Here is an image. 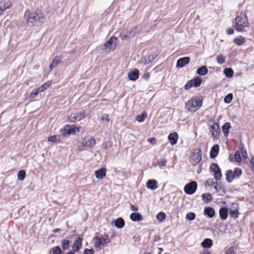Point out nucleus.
Segmentation results:
<instances>
[{
	"label": "nucleus",
	"mask_w": 254,
	"mask_h": 254,
	"mask_svg": "<svg viewBox=\"0 0 254 254\" xmlns=\"http://www.w3.org/2000/svg\"><path fill=\"white\" fill-rule=\"evenodd\" d=\"M234 28L238 32L247 31L249 29V21L246 12H238L234 22Z\"/></svg>",
	"instance_id": "f257e3e1"
},
{
	"label": "nucleus",
	"mask_w": 254,
	"mask_h": 254,
	"mask_svg": "<svg viewBox=\"0 0 254 254\" xmlns=\"http://www.w3.org/2000/svg\"><path fill=\"white\" fill-rule=\"evenodd\" d=\"M203 101L201 96H193L185 103V109L188 112L195 113L201 108Z\"/></svg>",
	"instance_id": "f03ea898"
},
{
	"label": "nucleus",
	"mask_w": 254,
	"mask_h": 254,
	"mask_svg": "<svg viewBox=\"0 0 254 254\" xmlns=\"http://www.w3.org/2000/svg\"><path fill=\"white\" fill-rule=\"evenodd\" d=\"M81 127L74 125H66L63 129L61 130V133L64 136H69L75 135L80 131Z\"/></svg>",
	"instance_id": "7ed1b4c3"
},
{
	"label": "nucleus",
	"mask_w": 254,
	"mask_h": 254,
	"mask_svg": "<svg viewBox=\"0 0 254 254\" xmlns=\"http://www.w3.org/2000/svg\"><path fill=\"white\" fill-rule=\"evenodd\" d=\"M118 45V39L115 36L110 37L109 40L104 43V49L109 52L114 51Z\"/></svg>",
	"instance_id": "20e7f679"
},
{
	"label": "nucleus",
	"mask_w": 254,
	"mask_h": 254,
	"mask_svg": "<svg viewBox=\"0 0 254 254\" xmlns=\"http://www.w3.org/2000/svg\"><path fill=\"white\" fill-rule=\"evenodd\" d=\"M202 152L200 149L196 148L193 150L190 156V161L192 165L195 166L201 160Z\"/></svg>",
	"instance_id": "39448f33"
},
{
	"label": "nucleus",
	"mask_w": 254,
	"mask_h": 254,
	"mask_svg": "<svg viewBox=\"0 0 254 254\" xmlns=\"http://www.w3.org/2000/svg\"><path fill=\"white\" fill-rule=\"evenodd\" d=\"M25 17L28 23L34 24L39 19L37 12L34 10H27L25 12Z\"/></svg>",
	"instance_id": "423d86ee"
},
{
	"label": "nucleus",
	"mask_w": 254,
	"mask_h": 254,
	"mask_svg": "<svg viewBox=\"0 0 254 254\" xmlns=\"http://www.w3.org/2000/svg\"><path fill=\"white\" fill-rule=\"evenodd\" d=\"M202 82V79L199 76H196L189 80L185 85V89L189 90L192 87L197 88L199 87Z\"/></svg>",
	"instance_id": "0eeeda50"
},
{
	"label": "nucleus",
	"mask_w": 254,
	"mask_h": 254,
	"mask_svg": "<svg viewBox=\"0 0 254 254\" xmlns=\"http://www.w3.org/2000/svg\"><path fill=\"white\" fill-rule=\"evenodd\" d=\"M134 35L135 32L133 29L131 28H127L121 31L119 36L122 40L125 41L133 37Z\"/></svg>",
	"instance_id": "6e6552de"
},
{
	"label": "nucleus",
	"mask_w": 254,
	"mask_h": 254,
	"mask_svg": "<svg viewBox=\"0 0 254 254\" xmlns=\"http://www.w3.org/2000/svg\"><path fill=\"white\" fill-rule=\"evenodd\" d=\"M110 243V240L108 235H106L102 237H96L94 238V247L98 248L106 244Z\"/></svg>",
	"instance_id": "1a4fd4ad"
},
{
	"label": "nucleus",
	"mask_w": 254,
	"mask_h": 254,
	"mask_svg": "<svg viewBox=\"0 0 254 254\" xmlns=\"http://www.w3.org/2000/svg\"><path fill=\"white\" fill-rule=\"evenodd\" d=\"M197 187L196 182L195 181H191L185 186L184 191L188 194H192L195 192Z\"/></svg>",
	"instance_id": "9d476101"
},
{
	"label": "nucleus",
	"mask_w": 254,
	"mask_h": 254,
	"mask_svg": "<svg viewBox=\"0 0 254 254\" xmlns=\"http://www.w3.org/2000/svg\"><path fill=\"white\" fill-rule=\"evenodd\" d=\"M210 171L214 173V178L215 180L219 181L222 177V173L220 168L216 163H212L210 166Z\"/></svg>",
	"instance_id": "9b49d317"
},
{
	"label": "nucleus",
	"mask_w": 254,
	"mask_h": 254,
	"mask_svg": "<svg viewBox=\"0 0 254 254\" xmlns=\"http://www.w3.org/2000/svg\"><path fill=\"white\" fill-rule=\"evenodd\" d=\"M86 116L84 112H76L70 115L69 120L71 122H79L84 119Z\"/></svg>",
	"instance_id": "f8f14e48"
},
{
	"label": "nucleus",
	"mask_w": 254,
	"mask_h": 254,
	"mask_svg": "<svg viewBox=\"0 0 254 254\" xmlns=\"http://www.w3.org/2000/svg\"><path fill=\"white\" fill-rule=\"evenodd\" d=\"M12 6L11 0H0V16L3 12Z\"/></svg>",
	"instance_id": "ddd939ff"
},
{
	"label": "nucleus",
	"mask_w": 254,
	"mask_h": 254,
	"mask_svg": "<svg viewBox=\"0 0 254 254\" xmlns=\"http://www.w3.org/2000/svg\"><path fill=\"white\" fill-rule=\"evenodd\" d=\"M210 131L214 138H218L219 137L220 129L218 123H214L210 126Z\"/></svg>",
	"instance_id": "4468645a"
},
{
	"label": "nucleus",
	"mask_w": 254,
	"mask_h": 254,
	"mask_svg": "<svg viewBox=\"0 0 254 254\" xmlns=\"http://www.w3.org/2000/svg\"><path fill=\"white\" fill-rule=\"evenodd\" d=\"M127 77L131 81H135L139 77V70L137 69H133L127 73Z\"/></svg>",
	"instance_id": "2eb2a0df"
},
{
	"label": "nucleus",
	"mask_w": 254,
	"mask_h": 254,
	"mask_svg": "<svg viewBox=\"0 0 254 254\" xmlns=\"http://www.w3.org/2000/svg\"><path fill=\"white\" fill-rule=\"evenodd\" d=\"M106 175V169L102 168L95 172V176L97 179H102Z\"/></svg>",
	"instance_id": "dca6fc26"
},
{
	"label": "nucleus",
	"mask_w": 254,
	"mask_h": 254,
	"mask_svg": "<svg viewBox=\"0 0 254 254\" xmlns=\"http://www.w3.org/2000/svg\"><path fill=\"white\" fill-rule=\"evenodd\" d=\"M190 59L189 57H184L179 59L177 62V67H183L186 64H188L190 62Z\"/></svg>",
	"instance_id": "f3484780"
},
{
	"label": "nucleus",
	"mask_w": 254,
	"mask_h": 254,
	"mask_svg": "<svg viewBox=\"0 0 254 254\" xmlns=\"http://www.w3.org/2000/svg\"><path fill=\"white\" fill-rule=\"evenodd\" d=\"M82 239L80 237L77 238L74 241L73 245V249L74 251H78L81 248L82 244Z\"/></svg>",
	"instance_id": "a211bd4d"
},
{
	"label": "nucleus",
	"mask_w": 254,
	"mask_h": 254,
	"mask_svg": "<svg viewBox=\"0 0 254 254\" xmlns=\"http://www.w3.org/2000/svg\"><path fill=\"white\" fill-rule=\"evenodd\" d=\"M233 42L237 46H240L245 43L246 39L243 36H238L234 39Z\"/></svg>",
	"instance_id": "6ab92c4d"
},
{
	"label": "nucleus",
	"mask_w": 254,
	"mask_h": 254,
	"mask_svg": "<svg viewBox=\"0 0 254 254\" xmlns=\"http://www.w3.org/2000/svg\"><path fill=\"white\" fill-rule=\"evenodd\" d=\"M219 146L218 144L214 145L211 148L210 156L211 158H215L218 154Z\"/></svg>",
	"instance_id": "aec40b11"
},
{
	"label": "nucleus",
	"mask_w": 254,
	"mask_h": 254,
	"mask_svg": "<svg viewBox=\"0 0 254 254\" xmlns=\"http://www.w3.org/2000/svg\"><path fill=\"white\" fill-rule=\"evenodd\" d=\"M146 187L152 190H156L158 188L157 182L155 180H149L146 183Z\"/></svg>",
	"instance_id": "412c9836"
},
{
	"label": "nucleus",
	"mask_w": 254,
	"mask_h": 254,
	"mask_svg": "<svg viewBox=\"0 0 254 254\" xmlns=\"http://www.w3.org/2000/svg\"><path fill=\"white\" fill-rule=\"evenodd\" d=\"M231 128V124L229 122L225 123L222 127V130L225 136H228L229 130Z\"/></svg>",
	"instance_id": "4be33fe9"
},
{
	"label": "nucleus",
	"mask_w": 254,
	"mask_h": 254,
	"mask_svg": "<svg viewBox=\"0 0 254 254\" xmlns=\"http://www.w3.org/2000/svg\"><path fill=\"white\" fill-rule=\"evenodd\" d=\"M205 215L208 216L209 218H212L215 215V212L213 208L211 207L205 208L204 210Z\"/></svg>",
	"instance_id": "5701e85b"
},
{
	"label": "nucleus",
	"mask_w": 254,
	"mask_h": 254,
	"mask_svg": "<svg viewBox=\"0 0 254 254\" xmlns=\"http://www.w3.org/2000/svg\"><path fill=\"white\" fill-rule=\"evenodd\" d=\"M168 138L170 143H177L179 138L178 134L176 132H172L169 134Z\"/></svg>",
	"instance_id": "b1692460"
},
{
	"label": "nucleus",
	"mask_w": 254,
	"mask_h": 254,
	"mask_svg": "<svg viewBox=\"0 0 254 254\" xmlns=\"http://www.w3.org/2000/svg\"><path fill=\"white\" fill-rule=\"evenodd\" d=\"M130 218L133 221H140L143 219L142 215L137 212L131 213L130 215Z\"/></svg>",
	"instance_id": "393cba45"
},
{
	"label": "nucleus",
	"mask_w": 254,
	"mask_h": 254,
	"mask_svg": "<svg viewBox=\"0 0 254 254\" xmlns=\"http://www.w3.org/2000/svg\"><path fill=\"white\" fill-rule=\"evenodd\" d=\"M201 245L204 248H209L213 245V241L211 239L207 238L204 240Z\"/></svg>",
	"instance_id": "a878e982"
},
{
	"label": "nucleus",
	"mask_w": 254,
	"mask_h": 254,
	"mask_svg": "<svg viewBox=\"0 0 254 254\" xmlns=\"http://www.w3.org/2000/svg\"><path fill=\"white\" fill-rule=\"evenodd\" d=\"M219 215L222 220H226L228 217V210L225 207H223L219 210Z\"/></svg>",
	"instance_id": "bb28decb"
},
{
	"label": "nucleus",
	"mask_w": 254,
	"mask_h": 254,
	"mask_svg": "<svg viewBox=\"0 0 254 254\" xmlns=\"http://www.w3.org/2000/svg\"><path fill=\"white\" fill-rule=\"evenodd\" d=\"M125 221L121 217L117 218L115 221V225L118 228H123L125 226Z\"/></svg>",
	"instance_id": "cd10ccee"
},
{
	"label": "nucleus",
	"mask_w": 254,
	"mask_h": 254,
	"mask_svg": "<svg viewBox=\"0 0 254 254\" xmlns=\"http://www.w3.org/2000/svg\"><path fill=\"white\" fill-rule=\"evenodd\" d=\"M239 151L240 152V154L242 156L243 158L244 159H246L248 158V153L247 152V150L246 148H244L243 144H240V145L239 146Z\"/></svg>",
	"instance_id": "c85d7f7f"
},
{
	"label": "nucleus",
	"mask_w": 254,
	"mask_h": 254,
	"mask_svg": "<svg viewBox=\"0 0 254 254\" xmlns=\"http://www.w3.org/2000/svg\"><path fill=\"white\" fill-rule=\"evenodd\" d=\"M202 199L206 203H208L212 200V196L210 193H203L202 195Z\"/></svg>",
	"instance_id": "c756f323"
},
{
	"label": "nucleus",
	"mask_w": 254,
	"mask_h": 254,
	"mask_svg": "<svg viewBox=\"0 0 254 254\" xmlns=\"http://www.w3.org/2000/svg\"><path fill=\"white\" fill-rule=\"evenodd\" d=\"M226 180L227 181L231 183L235 179V176L233 172L231 170H228L226 173Z\"/></svg>",
	"instance_id": "7c9ffc66"
},
{
	"label": "nucleus",
	"mask_w": 254,
	"mask_h": 254,
	"mask_svg": "<svg viewBox=\"0 0 254 254\" xmlns=\"http://www.w3.org/2000/svg\"><path fill=\"white\" fill-rule=\"evenodd\" d=\"M208 69L205 66H202L197 69L196 73L198 75L204 76L205 75L208 73Z\"/></svg>",
	"instance_id": "2f4dec72"
},
{
	"label": "nucleus",
	"mask_w": 254,
	"mask_h": 254,
	"mask_svg": "<svg viewBox=\"0 0 254 254\" xmlns=\"http://www.w3.org/2000/svg\"><path fill=\"white\" fill-rule=\"evenodd\" d=\"M52 84L51 81H48L44 83H43L41 86H40L38 88L39 90L41 92H43L46 90Z\"/></svg>",
	"instance_id": "473e14b6"
},
{
	"label": "nucleus",
	"mask_w": 254,
	"mask_h": 254,
	"mask_svg": "<svg viewBox=\"0 0 254 254\" xmlns=\"http://www.w3.org/2000/svg\"><path fill=\"white\" fill-rule=\"evenodd\" d=\"M61 61V58L60 57H56L53 60L50 66V69L57 66Z\"/></svg>",
	"instance_id": "72a5a7b5"
},
{
	"label": "nucleus",
	"mask_w": 254,
	"mask_h": 254,
	"mask_svg": "<svg viewBox=\"0 0 254 254\" xmlns=\"http://www.w3.org/2000/svg\"><path fill=\"white\" fill-rule=\"evenodd\" d=\"M62 249L64 250H68L70 247V241L68 240L64 239L62 242Z\"/></svg>",
	"instance_id": "f704fd0d"
},
{
	"label": "nucleus",
	"mask_w": 254,
	"mask_h": 254,
	"mask_svg": "<svg viewBox=\"0 0 254 254\" xmlns=\"http://www.w3.org/2000/svg\"><path fill=\"white\" fill-rule=\"evenodd\" d=\"M224 73L228 78H230L233 76L234 71L231 68H226L224 70Z\"/></svg>",
	"instance_id": "c9c22d12"
},
{
	"label": "nucleus",
	"mask_w": 254,
	"mask_h": 254,
	"mask_svg": "<svg viewBox=\"0 0 254 254\" xmlns=\"http://www.w3.org/2000/svg\"><path fill=\"white\" fill-rule=\"evenodd\" d=\"M147 118V114L144 112L136 117V120L138 122H142Z\"/></svg>",
	"instance_id": "e433bc0d"
},
{
	"label": "nucleus",
	"mask_w": 254,
	"mask_h": 254,
	"mask_svg": "<svg viewBox=\"0 0 254 254\" xmlns=\"http://www.w3.org/2000/svg\"><path fill=\"white\" fill-rule=\"evenodd\" d=\"M166 214L163 212H160L156 215L157 220L160 222L164 221L166 219Z\"/></svg>",
	"instance_id": "4c0bfd02"
},
{
	"label": "nucleus",
	"mask_w": 254,
	"mask_h": 254,
	"mask_svg": "<svg viewBox=\"0 0 254 254\" xmlns=\"http://www.w3.org/2000/svg\"><path fill=\"white\" fill-rule=\"evenodd\" d=\"M60 136L58 135H54L48 138V141L51 142H58L60 141Z\"/></svg>",
	"instance_id": "58836bf2"
},
{
	"label": "nucleus",
	"mask_w": 254,
	"mask_h": 254,
	"mask_svg": "<svg viewBox=\"0 0 254 254\" xmlns=\"http://www.w3.org/2000/svg\"><path fill=\"white\" fill-rule=\"evenodd\" d=\"M62 251L60 248L59 246H56L53 247L50 252L51 254H61Z\"/></svg>",
	"instance_id": "ea45409f"
},
{
	"label": "nucleus",
	"mask_w": 254,
	"mask_h": 254,
	"mask_svg": "<svg viewBox=\"0 0 254 254\" xmlns=\"http://www.w3.org/2000/svg\"><path fill=\"white\" fill-rule=\"evenodd\" d=\"M233 98V95L232 93H229L225 96L224 99V101L226 104H229L232 102Z\"/></svg>",
	"instance_id": "a19ab883"
},
{
	"label": "nucleus",
	"mask_w": 254,
	"mask_h": 254,
	"mask_svg": "<svg viewBox=\"0 0 254 254\" xmlns=\"http://www.w3.org/2000/svg\"><path fill=\"white\" fill-rule=\"evenodd\" d=\"M39 92L41 91L38 88L33 89L30 94V97L32 99L35 98Z\"/></svg>",
	"instance_id": "79ce46f5"
},
{
	"label": "nucleus",
	"mask_w": 254,
	"mask_h": 254,
	"mask_svg": "<svg viewBox=\"0 0 254 254\" xmlns=\"http://www.w3.org/2000/svg\"><path fill=\"white\" fill-rule=\"evenodd\" d=\"M26 176V172L24 170H21L18 173V179L20 181H23Z\"/></svg>",
	"instance_id": "37998d69"
},
{
	"label": "nucleus",
	"mask_w": 254,
	"mask_h": 254,
	"mask_svg": "<svg viewBox=\"0 0 254 254\" xmlns=\"http://www.w3.org/2000/svg\"><path fill=\"white\" fill-rule=\"evenodd\" d=\"M224 254H236L235 247L231 246L226 249Z\"/></svg>",
	"instance_id": "c03bdc74"
},
{
	"label": "nucleus",
	"mask_w": 254,
	"mask_h": 254,
	"mask_svg": "<svg viewBox=\"0 0 254 254\" xmlns=\"http://www.w3.org/2000/svg\"><path fill=\"white\" fill-rule=\"evenodd\" d=\"M240 154L239 150L236 151L235 153L234 159L237 162L240 163L242 161V158L241 157Z\"/></svg>",
	"instance_id": "a18cd8bd"
},
{
	"label": "nucleus",
	"mask_w": 254,
	"mask_h": 254,
	"mask_svg": "<svg viewBox=\"0 0 254 254\" xmlns=\"http://www.w3.org/2000/svg\"><path fill=\"white\" fill-rule=\"evenodd\" d=\"M216 61L219 64H223L225 63V59L222 55H220L217 57Z\"/></svg>",
	"instance_id": "49530a36"
},
{
	"label": "nucleus",
	"mask_w": 254,
	"mask_h": 254,
	"mask_svg": "<svg viewBox=\"0 0 254 254\" xmlns=\"http://www.w3.org/2000/svg\"><path fill=\"white\" fill-rule=\"evenodd\" d=\"M195 217V214L193 212L188 213L186 215V218L190 221L194 220Z\"/></svg>",
	"instance_id": "de8ad7c7"
},
{
	"label": "nucleus",
	"mask_w": 254,
	"mask_h": 254,
	"mask_svg": "<svg viewBox=\"0 0 254 254\" xmlns=\"http://www.w3.org/2000/svg\"><path fill=\"white\" fill-rule=\"evenodd\" d=\"M101 120L105 123H108L109 122V117L108 114H103L101 117Z\"/></svg>",
	"instance_id": "09e8293b"
},
{
	"label": "nucleus",
	"mask_w": 254,
	"mask_h": 254,
	"mask_svg": "<svg viewBox=\"0 0 254 254\" xmlns=\"http://www.w3.org/2000/svg\"><path fill=\"white\" fill-rule=\"evenodd\" d=\"M235 178L238 177L241 175L242 174V170L240 168H236L234 169V171L233 172Z\"/></svg>",
	"instance_id": "8fccbe9b"
},
{
	"label": "nucleus",
	"mask_w": 254,
	"mask_h": 254,
	"mask_svg": "<svg viewBox=\"0 0 254 254\" xmlns=\"http://www.w3.org/2000/svg\"><path fill=\"white\" fill-rule=\"evenodd\" d=\"M230 215L232 217L237 218L239 216V212L237 209L231 210Z\"/></svg>",
	"instance_id": "3c124183"
},
{
	"label": "nucleus",
	"mask_w": 254,
	"mask_h": 254,
	"mask_svg": "<svg viewBox=\"0 0 254 254\" xmlns=\"http://www.w3.org/2000/svg\"><path fill=\"white\" fill-rule=\"evenodd\" d=\"M167 163V160L165 159H163L158 162H157V165L159 166L160 167H163L166 165V164Z\"/></svg>",
	"instance_id": "603ef678"
},
{
	"label": "nucleus",
	"mask_w": 254,
	"mask_h": 254,
	"mask_svg": "<svg viewBox=\"0 0 254 254\" xmlns=\"http://www.w3.org/2000/svg\"><path fill=\"white\" fill-rule=\"evenodd\" d=\"M83 254H94V251L93 249H85L84 250Z\"/></svg>",
	"instance_id": "864d4df0"
},
{
	"label": "nucleus",
	"mask_w": 254,
	"mask_h": 254,
	"mask_svg": "<svg viewBox=\"0 0 254 254\" xmlns=\"http://www.w3.org/2000/svg\"><path fill=\"white\" fill-rule=\"evenodd\" d=\"M250 168L254 173V157H252L250 161Z\"/></svg>",
	"instance_id": "5fc2aeb1"
},
{
	"label": "nucleus",
	"mask_w": 254,
	"mask_h": 254,
	"mask_svg": "<svg viewBox=\"0 0 254 254\" xmlns=\"http://www.w3.org/2000/svg\"><path fill=\"white\" fill-rule=\"evenodd\" d=\"M130 208L131 210H132L133 211H137L138 210V206L133 205V204H130Z\"/></svg>",
	"instance_id": "6e6d98bb"
},
{
	"label": "nucleus",
	"mask_w": 254,
	"mask_h": 254,
	"mask_svg": "<svg viewBox=\"0 0 254 254\" xmlns=\"http://www.w3.org/2000/svg\"><path fill=\"white\" fill-rule=\"evenodd\" d=\"M150 73L149 72H146L143 75V78L145 80H148L150 78Z\"/></svg>",
	"instance_id": "4d7b16f0"
},
{
	"label": "nucleus",
	"mask_w": 254,
	"mask_h": 254,
	"mask_svg": "<svg viewBox=\"0 0 254 254\" xmlns=\"http://www.w3.org/2000/svg\"><path fill=\"white\" fill-rule=\"evenodd\" d=\"M234 32V30L232 28H229L226 30V33L228 35H231L233 34Z\"/></svg>",
	"instance_id": "13d9d810"
},
{
	"label": "nucleus",
	"mask_w": 254,
	"mask_h": 254,
	"mask_svg": "<svg viewBox=\"0 0 254 254\" xmlns=\"http://www.w3.org/2000/svg\"><path fill=\"white\" fill-rule=\"evenodd\" d=\"M200 254H211V252H210V251L207 250V249H204L203 250V251Z\"/></svg>",
	"instance_id": "bf43d9fd"
},
{
	"label": "nucleus",
	"mask_w": 254,
	"mask_h": 254,
	"mask_svg": "<svg viewBox=\"0 0 254 254\" xmlns=\"http://www.w3.org/2000/svg\"><path fill=\"white\" fill-rule=\"evenodd\" d=\"M148 141L150 143L153 142H156V139L154 137H151V138H149L148 139Z\"/></svg>",
	"instance_id": "052dcab7"
},
{
	"label": "nucleus",
	"mask_w": 254,
	"mask_h": 254,
	"mask_svg": "<svg viewBox=\"0 0 254 254\" xmlns=\"http://www.w3.org/2000/svg\"><path fill=\"white\" fill-rule=\"evenodd\" d=\"M87 138L88 139V141L90 143H92V142H94V139L91 136L87 137Z\"/></svg>",
	"instance_id": "680f3d73"
},
{
	"label": "nucleus",
	"mask_w": 254,
	"mask_h": 254,
	"mask_svg": "<svg viewBox=\"0 0 254 254\" xmlns=\"http://www.w3.org/2000/svg\"><path fill=\"white\" fill-rule=\"evenodd\" d=\"M159 254H160L163 251V249L162 248H159Z\"/></svg>",
	"instance_id": "e2e57ef3"
},
{
	"label": "nucleus",
	"mask_w": 254,
	"mask_h": 254,
	"mask_svg": "<svg viewBox=\"0 0 254 254\" xmlns=\"http://www.w3.org/2000/svg\"><path fill=\"white\" fill-rule=\"evenodd\" d=\"M67 254H74V253L72 252H69Z\"/></svg>",
	"instance_id": "0e129e2a"
},
{
	"label": "nucleus",
	"mask_w": 254,
	"mask_h": 254,
	"mask_svg": "<svg viewBox=\"0 0 254 254\" xmlns=\"http://www.w3.org/2000/svg\"><path fill=\"white\" fill-rule=\"evenodd\" d=\"M144 254H150L149 253H145Z\"/></svg>",
	"instance_id": "69168bd1"
}]
</instances>
